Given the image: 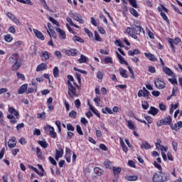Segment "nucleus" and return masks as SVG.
<instances>
[{
    "label": "nucleus",
    "instance_id": "nucleus-1",
    "mask_svg": "<svg viewBox=\"0 0 182 182\" xmlns=\"http://www.w3.org/2000/svg\"><path fill=\"white\" fill-rule=\"evenodd\" d=\"M141 32L144 33V29H143L140 26L134 25V27H127V33L134 39H137V35H140Z\"/></svg>",
    "mask_w": 182,
    "mask_h": 182
},
{
    "label": "nucleus",
    "instance_id": "nucleus-2",
    "mask_svg": "<svg viewBox=\"0 0 182 182\" xmlns=\"http://www.w3.org/2000/svg\"><path fill=\"white\" fill-rule=\"evenodd\" d=\"M170 173H165L161 171L159 173H155L153 176L152 180L154 182H166L168 180Z\"/></svg>",
    "mask_w": 182,
    "mask_h": 182
},
{
    "label": "nucleus",
    "instance_id": "nucleus-3",
    "mask_svg": "<svg viewBox=\"0 0 182 182\" xmlns=\"http://www.w3.org/2000/svg\"><path fill=\"white\" fill-rule=\"evenodd\" d=\"M171 122H172L171 116L168 115L166 116V117L156 122V126H158V127H161V126H168V125L171 127Z\"/></svg>",
    "mask_w": 182,
    "mask_h": 182
},
{
    "label": "nucleus",
    "instance_id": "nucleus-4",
    "mask_svg": "<svg viewBox=\"0 0 182 182\" xmlns=\"http://www.w3.org/2000/svg\"><path fill=\"white\" fill-rule=\"evenodd\" d=\"M68 95L70 97L73 99V97H77V93L76 92V87L73 86L71 82H68Z\"/></svg>",
    "mask_w": 182,
    "mask_h": 182
},
{
    "label": "nucleus",
    "instance_id": "nucleus-5",
    "mask_svg": "<svg viewBox=\"0 0 182 182\" xmlns=\"http://www.w3.org/2000/svg\"><path fill=\"white\" fill-rule=\"evenodd\" d=\"M70 18H73V19H74L75 21H77V22H79V23H85L83 18H82V16L79 14L70 11Z\"/></svg>",
    "mask_w": 182,
    "mask_h": 182
},
{
    "label": "nucleus",
    "instance_id": "nucleus-6",
    "mask_svg": "<svg viewBox=\"0 0 182 182\" xmlns=\"http://www.w3.org/2000/svg\"><path fill=\"white\" fill-rule=\"evenodd\" d=\"M154 85L156 89H164L166 87V82L159 78L154 80Z\"/></svg>",
    "mask_w": 182,
    "mask_h": 182
},
{
    "label": "nucleus",
    "instance_id": "nucleus-7",
    "mask_svg": "<svg viewBox=\"0 0 182 182\" xmlns=\"http://www.w3.org/2000/svg\"><path fill=\"white\" fill-rule=\"evenodd\" d=\"M44 130H46V132H50V136H51L53 139H56V137H58L56 132H55V128L53 127L47 125L44 127Z\"/></svg>",
    "mask_w": 182,
    "mask_h": 182
},
{
    "label": "nucleus",
    "instance_id": "nucleus-8",
    "mask_svg": "<svg viewBox=\"0 0 182 182\" xmlns=\"http://www.w3.org/2000/svg\"><path fill=\"white\" fill-rule=\"evenodd\" d=\"M21 65H22V59L17 58L11 67L12 70H14V72H16V70H18V69L21 68Z\"/></svg>",
    "mask_w": 182,
    "mask_h": 182
},
{
    "label": "nucleus",
    "instance_id": "nucleus-9",
    "mask_svg": "<svg viewBox=\"0 0 182 182\" xmlns=\"http://www.w3.org/2000/svg\"><path fill=\"white\" fill-rule=\"evenodd\" d=\"M149 95L150 92L144 87H143V90H140L138 92V97H149Z\"/></svg>",
    "mask_w": 182,
    "mask_h": 182
},
{
    "label": "nucleus",
    "instance_id": "nucleus-10",
    "mask_svg": "<svg viewBox=\"0 0 182 182\" xmlns=\"http://www.w3.org/2000/svg\"><path fill=\"white\" fill-rule=\"evenodd\" d=\"M181 42V39L180 38H175L174 39L173 38H169L168 39V43L171 45L172 49H174V45H178Z\"/></svg>",
    "mask_w": 182,
    "mask_h": 182
},
{
    "label": "nucleus",
    "instance_id": "nucleus-11",
    "mask_svg": "<svg viewBox=\"0 0 182 182\" xmlns=\"http://www.w3.org/2000/svg\"><path fill=\"white\" fill-rule=\"evenodd\" d=\"M16 138L15 136L11 137L8 141V146L9 149H14L16 147Z\"/></svg>",
    "mask_w": 182,
    "mask_h": 182
},
{
    "label": "nucleus",
    "instance_id": "nucleus-12",
    "mask_svg": "<svg viewBox=\"0 0 182 182\" xmlns=\"http://www.w3.org/2000/svg\"><path fill=\"white\" fill-rule=\"evenodd\" d=\"M162 70L168 76H171V77H174V73L173 71H171V69H170L168 67L164 66L162 68Z\"/></svg>",
    "mask_w": 182,
    "mask_h": 182
},
{
    "label": "nucleus",
    "instance_id": "nucleus-13",
    "mask_svg": "<svg viewBox=\"0 0 182 182\" xmlns=\"http://www.w3.org/2000/svg\"><path fill=\"white\" fill-rule=\"evenodd\" d=\"M61 157H63V149L59 148L58 149H55V160L58 161Z\"/></svg>",
    "mask_w": 182,
    "mask_h": 182
},
{
    "label": "nucleus",
    "instance_id": "nucleus-14",
    "mask_svg": "<svg viewBox=\"0 0 182 182\" xmlns=\"http://www.w3.org/2000/svg\"><path fill=\"white\" fill-rule=\"evenodd\" d=\"M33 31L34 32V34L36 35V38H38V39H41V41H45V36L42 32L35 28L33 29Z\"/></svg>",
    "mask_w": 182,
    "mask_h": 182
},
{
    "label": "nucleus",
    "instance_id": "nucleus-15",
    "mask_svg": "<svg viewBox=\"0 0 182 182\" xmlns=\"http://www.w3.org/2000/svg\"><path fill=\"white\" fill-rule=\"evenodd\" d=\"M56 32L58 33L60 39H66V33L62 28H56Z\"/></svg>",
    "mask_w": 182,
    "mask_h": 182
},
{
    "label": "nucleus",
    "instance_id": "nucleus-16",
    "mask_svg": "<svg viewBox=\"0 0 182 182\" xmlns=\"http://www.w3.org/2000/svg\"><path fill=\"white\" fill-rule=\"evenodd\" d=\"M182 128V122L179 121L176 124H174V126L173 127V124H171V129L172 130H175L176 132H177V130H180V129Z\"/></svg>",
    "mask_w": 182,
    "mask_h": 182
},
{
    "label": "nucleus",
    "instance_id": "nucleus-17",
    "mask_svg": "<svg viewBox=\"0 0 182 182\" xmlns=\"http://www.w3.org/2000/svg\"><path fill=\"white\" fill-rule=\"evenodd\" d=\"M159 112V109L154 107H151L150 109L148 111L149 114H151L152 116H156Z\"/></svg>",
    "mask_w": 182,
    "mask_h": 182
},
{
    "label": "nucleus",
    "instance_id": "nucleus-18",
    "mask_svg": "<svg viewBox=\"0 0 182 182\" xmlns=\"http://www.w3.org/2000/svg\"><path fill=\"white\" fill-rule=\"evenodd\" d=\"M112 171H113L114 176L115 178H117V177H119V174H120V173H122V168L114 166L112 168Z\"/></svg>",
    "mask_w": 182,
    "mask_h": 182
},
{
    "label": "nucleus",
    "instance_id": "nucleus-19",
    "mask_svg": "<svg viewBox=\"0 0 182 182\" xmlns=\"http://www.w3.org/2000/svg\"><path fill=\"white\" fill-rule=\"evenodd\" d=\"M17 59H19V55L18 53H14L9 58V62L12 64L16 62Z\"/></svg>",
    "mask_w": 182,
    "mask_h": 182
},
{
    "label": "nucleus",
    "instance_id": "nucleus-20",
    "mask_svg": "<svg viewBox=\"0 0 182 182\" xmlns=\"http://www.w3.org/2000/svg\"><path fill=\"white\" fill-rule=\"evenodd\" d=\"M46 68H48V65H46V63H42L37 66L36 72H42V70H45Z\"/></svg>",
    "mask_w": 182,
    "mask_h": 182
},
{
    "label": "nucleus",
    "instance_id": "nucleus-21",
    "mask_svg": "<svg viewBox=\"0 0 182 182\" xmlns=\"http://www.w3.org/2000/svg\"><path fill=\"white\" fill-rule=\"evenodd\" d=\"M117 55L122 65H126V66H129V63H127V61L124 60V58H123V56H122V55H120L119 53H117Z\"/></svg>",
    "mask_w": 182,
    "mask_h": 182
},
{
    "label": "nucleus",
    "instance_id": "nucleus-22",
    "mask_svg": "<svg viewBox=\"0 0 182 182\" xmlns=\"http://www.w3.org/2000/svg\"><path fill=\"white\" fill-rule=\"evenodd\" d=\"M26 90H28V84H24L18 90V95H23Z\"/></svg>",
    "mask_w": 182,
    "mask_h": 182
},
{
    "label": "nucleus",
    "instance_id": "nucleus-23",
    "mask_svg": "<svg viewBox=\"0 0 182 182\" xmlns=\"http://www.w3.org/2000/svg\"><path fill=\"white\" fill-rule=\"evenodd\" d=\"M141 149L149 150V149H151V145H150L147 141H143L141 144Z\"/></svg>",
    "mask_w": 182,
    "mask_h": 182
},
{
    "label": "nucleus",
    "instance_id": "nucleus-24",
    "mask_svg": "<svg viewBox=\"0 0 182 182\" xmlns=\"http://www.w3.org/2000/svg\"><path fill=\"white\" fill-rule=\"evenodd\" d=\"M119 74L121 75V76L122 77H124L125 79H127V77H128L127 74V70H124L122 68H120L119 69Z\"/></svg>",
    "mask_w": 182,
    "mask_h": 182
},
{
    "label": "nucleus",
    "instance_id": "nucleus-25",
    "mask_svg": "<svg viewBox=\"0 0 182 182\" xmlns=\"http://www.w3.org/2000/svg\"><path fill=\"white\" fill-rule=\"evenodd\" d=\"M144 55L146 56V58H148L149 59V60H151L152 62H156V57L154 56V55L151 54V53H144Z\"/></svg>",
    "mask_w": 182,
    "mask_h": 182
},
{
    "label": "nucleus",
    "instance_id": "nucleus-26",
    "mask_svg": "<svg viewBox=\"0 0 182 182\" xmlns=\"http://www.w3.org/2000/svg\"><path fill=\"white\" fill-rule=\"evenodd\" d=\"M125 178L128 180V181H137L138 177L137 176L132 175V176H126Z\"/></svg>",
    "mask_w": 182,
    "mask_h": 182
},
{
    "label": "nucleus",
    "instance_id": "nucleus-27",
    "mask_svg": "<svg viewBox=\"0 0 182 182\" xmlns=\"http://www.w3.org/2000/svg\"><path fill=\"white\" fill-rule=\"evenodd\" d=\"M41 57H42V60L43 62H45V60H48V59H49L50 58L49 53H48L47 51L43 52Z\"/></svg>",
    "mask_w": 182,
    "mask_h": 182
},
{
    "label": "nucleus",
    "instance_id": "nucleus-28",
    "mask_svg": "<svg viewBox=\"0 0 182 182\" xmlns=\"http://www.w3.org/2000/svg\"><path fill=\"white\" fill-rule=\"evenodd\" d=\"M9 113H11V114H14V116H16V117L19 116V112H18V111H16L15 108H13V107L9 108Z\"/></svg>",
    "mask_w": 182,
    "mask_h": 182
},
{
    "label": "nucleus",
    "instance_id": "nucleus-29",
    "mask_svg": "<svg viewBox=\"0 0 182 182\" xmlns=\"http://www.w3.org/2000/svg\"><path fill=\"white\" fill-rule=\"evenodd\" d=\"M73 41H74V42H79L80 43H85V41L77 36H75L73 38Z\"/></svg>",
    "mask_w": 182,
    "mask_h": 182
},
{
    "label": "nucleus",
    "instance_id": "nucleus-30",
    "mask_svg": "<svg viewBox=\"0 0 182 182\" xmlns=\"http://www.w3.org/2000/svg\"><path fill=\"white\" fill-rule=\"evenodd\" d=\"M127 127L130 129V130H136V126L132 121H127Z\"/></svg>",
    "mask_w": 182,
    "mask_h": 182
},
{
    "label": "nucleus",
    "instance_id": "nucleus-31",
    "mask_svg": "<svg viewBox=\"0 0 182 182\" xmlns=\"http://www.w3.org/2000/svg\"><path fill=\"white\" fill-rule=\"evenodd\" d=\"M78 61H79V63H86V62L87 61V57L82 54Z\"/></svg>",
    "mask_w": 182,
    "mask_h": 182
},
{
    "label": "nucleus",
    "instance_id": "nucleus-32",
    "mask_svg": "<svg viewBox=\"0 0 182 182\" xmlns=\"http://www.w3.org/2000/svg\"><path fill=\"white\" fill-rule=\"evenodd\" d=\"M102 113H104V114H106L107 113H109V114H113V111H112L109 107H105L102 109Z\"/></svg>",
    "mask_w": 182,
    "mask_h": 182
},
{
    "label": "nucleus",
    "instance_id": "nucleus-33",
    "mask_svg": "<svg viewBox=\"0 0 182 182\" xmlns=\"http://www.w3.org/2000/svg\"><path fill=\"white\" fill-rule=\"evenodd\" d=\"M128 53L129 56H134V55H139L140 52L139 51V49H135L134 50H129Z\"/></svg>",
    "mask_w": 182,
    "mask_h": 182
},
{
    "label": "nucleus",
    "instance_id": "nucleus-34",
    "mask_svg": "<svg viewBox=\"0 0 182 182\" xmlns=\"http://www.w3.org/2000/svg\"><path fill=\"white\" fill-rule=\"evenodd\" d=\"M129 12L133 15V16H135V18H138L139 13L137 12V11H136V9H134V8H131L129 9Z\"/></svg>",
    "mask_w": 182,
    "mask_h": 182
},
{
    "label": "nucleus",
    "instance_id": "nucleus-35",
    "mask_svg": "<svg viewBox=\"0 0 182 182\" xmlns=\"http://www.w3.org/2000/svg\"><path fill=\"white\" fill-rule=\"evenodd\" d=\"M47 32L50 38L56 39V32H55V30H51V31H49V30H48Z\"/></svg>",
    "mask_w": 182,
    "mask_h": 182
},
{
    "label": "nucleus",
    "instance_id": "nucleus-36",
    "mask_svg": "<svg viewBox=\"0 0 182 182\" xmlns=\"http://www.w3.org/2000/svg\"><path fill=\"white\" fill-rule=\"evenodd\" d=\"M18 2H21V4H26L27 5H33V3H32V1L31 0H16Z\"/></svg>",
    "mask_w": 182,
    "mask_h": 182
},
{
    "label": "nucleus",
    "instance_id": "nucleus-37",
    "mask_svg": "<svg viewBox=\"0 0 182 182\" xmlns=\"http://www.w3.org/2000/svg\"><path fill=\"white\" fill-rule=\"evenodd\" d=\"M94 171H95V174H97V176H100L101 174H103V170L100 169L98 167H95L94 168Z\"/></svg>",
    "mask_w": 182,
    "mask_h": 182
},
{
    "label": "nucleus",
    "instance_id": "nucleus-38",
    "mask_svg": "<svg viewBox=\"0 0 182 182\" xmlns=\"http://www.w3.org/2000/svg\"><path fill=\"white\" fill-rule=\"evenodd\" d=\"M38 143L43 147V149H46L48 147V142H46V141H38Z\"/></svg>",
    "mask_w": 182,
    "mask_h": 182
},
{
    "label": "nucleus",
    "instance_id": "nucleus-39",
    "mask_svg": "<svg viewBox=\"0 0 182 182\" xmlns=\"http://www.w3.org/2000/svg\"><path fill=\"white\" fill-rule=\"evenodd\" d=\"M129 2L130 4V5H132V6H133V8H139V6L137 5V1L136 0H129Z\"/></svg>",
    "mask_w": 182,
    "mask_h": 182
},
{
    "label": "nucleus",
    "instance_id": "nucleus-40",
    "mask_svg": "<svg viewBox=\"0 0 182 182\" xmlns=\"http://www.w3.org/2000/svg\"><path fill=\"white\" fill-rule=\"evenodd\" d=\"M4 40L6 41V42H12V41L14 40V38L12 36H11L10 34H7L6 36H4Z\"/></svg>",
    "mask_w": 182,
    "mask_h": 182
},
{
    "label": "nucleus",
    "instance_id": "nucleus-41",
    "mask_svg": "<svg viewBox=\"0 0 182 182\" xmlns=\"http://www.w3.org/2000/svg\"><path fill=\"white\" fill-rule=\"evenodd\" d=\"M38 119H46V112H43L42 113L37 114Z\"/></svg>",
    "mask_w": 182,
    "mask_h": 182
},
{
    "label": "nucleus",
    "instance_id": "nucleus-42",
    "mask_svg": "<svg viewBox=\"0 0 182 182\" xmlns=\"http://www.w3.org/2000/svg\"><path fill=\"white\" fill-rule=\"evenodd\" d=\"M53 76L54 77H59V68L55 67L53 69Z\"/></svg>",
    "mask_w": 182,
    "mask_h": 182
},
{
    "label": "nucleus",
    "instance_id": "nucleus-43",
    "mask_svg": "<svg viewBox=\"0 0 182 182\" xmlns=\"http://www.w3.org/2000/svg\"><path fill=\"white\" fill-rule=\"evenodd\" d=\"M77 116V112H76L75 110H72L69 113V117H73V119H76Z\"/></svg>",
    "mask_w": 182,
    "mask_h": 182
},
{
    "label": "nucleus",
    "instance_id": "nucleus-44",
    "mask_svg": "<svg viewBox=\"0 0 182 182\" xmlns=\"http://www.w3.org/2000/svg\"><path fill=\"white\" fill-rule=\"evenodd\" d=\"M48 19L50 22H52V23L56 25V26H60L59 22H58L56 19L53 18V17H49Z\"/></svg>",
    "mask_w": 182,
    "mask_h": 182
},
{
    "label": "nucleus",
    "instance_id": "nucleus-45",
    "mask_svg": "<svg viewBox=\"0 0 182 182\" xmlns=\"http://www.w3.org/2000/svg\"><path fill=\"white\" fill-rule=\"evenodd\" d=\"M161 16H162L164 21H166L167 23H170V20H168V18L167 17V15L165 14L164 12H161Z\"/></svg>",
    "mask_w": 182,
    "mask_h": 182
},
{
    "label": "nucleus",
    "instance_id": "nucleus-46",
    "mask_svg": "<svg viewBox=\"0 0 182 182\" xmlns=\"http://www.w3.org/2000/svg\"><path fill=\"white\" fill-rule=\"evenodd\" d=\"M95 41H97V42H102V38L97 31H95Z\"/></svg>",
    "mask_w": 182,
    "mask_h": 182
},
{
    "label": "nucleus",
    "instance_id": "nucleus-47",
    "mask_svg": "<svg viewBox=\"0 0 182 182\" xmlns=\"http://www.w3.org/2000/svg\"><path fill=\"white\" fill-rule=\"evenodd\" d=\"M168 82H170V83L173 85H178V83L177 82V79H176V77L169 78Z\"/></svg>",
    "mask_w": 182,
    "mask_h": 182
},
{
    "label": "nucleus",
    "instance_id": "nucleus-48",
    "mask_svg": "<svg viewBox=\"0 0 182 182\" xmlns=\"http://www.w3.org/2000/svg\"><path fill=\"white\" fill-rule=\"evenodd\" d=\"M104 166H105L106 168H112V162L109 161H105L104 162Z\"/></svg>",
    "mask_w": 182,
    "mask_h": 182
},
{
    "label": "nucleus",
    "instance_id": "nucleus-49",
    "mask_svg": "<svg viewBox=\"0 0 182 182\" xmlns=\"http://www.w3.org/2000/svg\"><path fill=\"white\" fill-rule=\"evenodd\" d=\"M76 130L78 134L83 136V132L82 131V127H80V125H77Z\"/></svg>",
    "mask_w": 182,
    "mask_h": 182
},
{
    "label": "nucleus",
    "instance_id": "nucleus-50",
    "mask_svg": "<svg viewBox=\"0 0 182 182\" xmlns=\"http://www.w3.org/2000/svg\"><path fill=\"white\" fill-rule=\"evenodd\" d=\"M84 31L85 33H87V36H89V38L93 37V34L92 33V32H90V31L87 28H85Z\"/></svg>",
    "mask_w": 182,
    "mask_h": 182
},
{
    "label": "nucleus",
    "instance_id": "nucleus-51",
    "mask_svg": "<svg viewBox=\"0 0 182 182\" xmlns=\"http://www.w3.org/2000/svg\"><path fill=\"white\" fill-rule=\"evenodd\" d=\"M32 170H33L35 171V173H36L37 174H38V176H41V177H43V172H39V171L38 170V168L31 166Z\"/></svg>",
    "mask_w": 182,
    "mask_h": 182
},
{
    "label": "nucleus",
    "instance_id": "nucleus-52",
    "mask_svg": "<svg viewBox=\"0 0 182 182\" xmlns=\"http://www.w3.org/2000/svg\"><path fill=\"white\" fill-rule=\"evenodd\" d=\"M71 50V56H77L79 51L75 48L70 49Z\"/></svg>",
    "mask_w": 182,
    "mask_h": 182
},
{
    "label": "nucleus",
    "instance_id": "nucleus-53",
    "mask_svg": "<svg viewBox=\"0 0 182 182\" xmlns=\"http://www.w3.org/2000/svg\"><path fill=\"white\" fill-rule=\"evenodd\" d=\"M67 129L69 132H75V128L73 127V125H72L70 124H67Z\"/></svg>",
    "mask_w": 182,
    "mask_h": 182
},
{
    "label": "nucleus",
    "instance_id": "nucleus-54",
    "mask_svg": "<svg viewBox=\"0 0 182 182\" xmlns=\"http://www.w3.org/2000/svg\"><path fill=\"white\" fill-rule=\"evenodd\" d=\"M16 77L21 80H25V75L23 74H21L20 73H16Z\"/></svg>",
    "mask_w": 182,
    "mask_h": 182
},
{
    "label": "nucleus",
    "instance_id": "nucleus-55",
    "mask_svg": "<svg viewBox=\"0 0 182 182\" xmlns=\"http://www.w3.org/2000/svg\"><path fill=\"white\" fill-rule=\"evenodd\" d=\"M144 118L146 119V122H148L149 124H151L153 123V118L149 116H145Z\"/></svg>",
    "mask_w": 182,
    "mask_h": 182
},
{
    "label": "nucleus",
    "instance_id": "nucleus-56",
    "mask_svg": "<svg viewBox=\"0 0 182 182\" xmlns=\"http://www.w3.org/2000/svg\"><path fill=\"white\" fill-rule=\"evenodd\" d=\"M159 109L160 110H162V112H166V110L167 109V107L164 104H159Z\"/></svg>",
    "mask_w": 182,
    "mask_h": 182
},
{
    "label": "nucleus",
    "instance_id": "nucleus-57",
    "mask_svg": "<svg viewBox=\"0 0 182 182\" xmlns=\"http://www.w3.org/2000/svg\"><path fill=\"white\" fill-rule=\"evenodd\" d=\"M172 146L174 151H177V146H178V144L174 141H172Z\"/></svg>",
    "mask_w": 182,
    "mask_h": 182
},
{
    "label": "nucleus",
    "instance_id": "nucleus-58",
    "mask_svg": "<svg viewBox=\"0 0 182 182\" xmlns=\"http://www.w3.org/2000/svg\"><path fill=\"white\" fill-rule=\"evenodd\" d=\"M122 8L123 9L122 13L124 15V14H126L128 11L127 6H126V4H122Z\"/></svg>",
    "mask_w": 182,
    "mask_h": 182
},
{
    "label": "nucleus",
    "instance_id": "nucleus-59",
    "mask_svg": "<svg viewBox=\"0 0 182 182\" xmlns=\"http://www.w3.org/2000/svg\"><path fill=\"white\" fill-rule=\"evenodd\" d=\"M75 105L77 109H79L80 107V100L79 99L75 101Z\"/></svg>",
    "mask_w": 182,
    "mask_h": 182
},
{
    "label": "nucleus",
    "instance_id": "nucleus-60",
    "mask_svg": "<svg viewBox=\"0 0 182 182\" xmlns=\"http://www.w3.org/2000/svg\"><path fill=\"white\" fill-rule=\"evenodd\" d=\"M151 95L154 96V97H159L160 96V92L159 91H152Z\"/></svg>",
    "mask_w": 182,
    "mask_h": 182
},
{
    "label": "nucleus",
    "instance_id": "nucleus-61",
    "mask_svg": "<svg viewBox=\"0 0 182 182\" xmlns=\"http://www.w3.org/2000/svg\"><path fill=\"white\" fill-rule=\"evenodd\" d=\"M105 63H113V60H112V58L107 57L105 58Z\"/></svg>",
    "mask_w": 182,
    "mask_h": 182
},
{
    "label": "nucleus",
    "instance_id": "nucleus-62",
    "mask_svg": "<svg viewBox=\"0 0 182 182\" xmlns=\"http://www.w3.org/2000/svg\"><path fill=\"white\" fill-rule=\"evenodd\" d=\"M142 107L144 109V110H147L149 109V102H144L142 104Z\"/></svg>",
    "mask_w": 182,
    "mask_h": 182
},
{
    "label": "nucleus",
    "instance_id": "nucleus-63",
    "mask_svg": "<svg viewBox=\"0 0 182 182\" xmlns=\"http://www.w3.org/2000/svg\"><path fill=\"white\" fill-rule=\"evenodd\" d=\"M100 149H101V150H104V151H107V148L106 145H105L103 144H100Z\"/></svg>",
    "mask_w": 182,
    "mask_h": 182
},
{
    "label": "nucleus",
    "instance_id": "nucleus-64",
    "mask_svg": "<svg viewBox=\"0 0 182 182\" xmlns=\"http://www.w3.org/2000/svg\"><path fill=\"white\" fill-rule=\"evenodd\" d=\"M12 21L14 23H16V25H21V21L16 18V17H15Z\"/></svg>",
    "mask_w": 182,
    "mask_h": 182
}]
</instances>
